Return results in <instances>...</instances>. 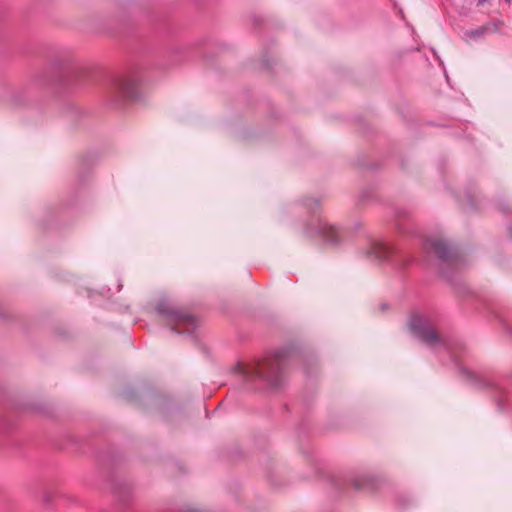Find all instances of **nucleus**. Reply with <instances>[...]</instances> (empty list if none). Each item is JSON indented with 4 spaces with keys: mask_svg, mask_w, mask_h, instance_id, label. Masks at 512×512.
Segmentation results:
<instances>
[{
    "mask_svg": "<svg viewBox=\"0 0 512 512\" xmlns=\"http://www.w3.org/2000/svg\"><path fill=\"white\" fill-rule=\"evenodd\" d=\"M286 352L275 351L271 356L258 363L238 364L237 370L247 382L262 380L271 386L278 385V374L282 368V359Z\"/></svg>",
    "mask_w": 512,
    "mask_h": 512,
    "instance_id": "obj_1",
    "label": "nucleus"
},
{
    "mask_svg": "<svg viewBox=\"0 0 512 512\" xmlns=\"http://www.w3.org/2000/svg\"><path fill=\"white\" fill-rule=\"evenodd\" d=\"M160 314L165 315L169 321L174 325L173 329L177 325L185 326V331H189L190 327H194L195 320L189 314L180 311L174 307L168 299L161 300L156 307Z\"/></svg>",
    "mask_w": 512,
    "mask_h": 512,
    "instance_id": "obj_2",
    "label": "nucleus"
},
{
    "mask_svg": "<svg viewBox=\"0 0 512 512\" xmlns=\"http://www.w3.org/2000/svg\"><path fill=\"white\" fill-rule=\"evenodd\" d=\"M411 332L421 341L428 345H433L439 341L438 335L431 328L427 319L420 315H414L409 321Z\"/></svg>",
    "mask_w": 512,
    "mask_h": 512,
    "instance_id": "obj_3",
    "label": "nucleus"
},
{
    "mask_svg": "<svg viewBox=\"0 0 512 512\" xmlns=\"http://www.w3.org/2000/svg\"><path fill=\"white\" fill-rule=\"evenodd\" d=\"M138 80L134 76H122L115 79L113 90L115 98H132L137 94Z\"/></svg>",
    "mask_w": 512,
    "mask_h": 512,
    "instance_id": "obj_4",
    "label": "nucleus"
},
{
    "mask_svg": "<svg viewBox=\"0 0 512 512\" xmlns=\"http://www.w3.org/2000/svg\"><path fill=\"white\" fill-rule=\"evenodd\" d=\"M425 249L433 252L440 259H447L449 255V247L440 239L429 240L425 243Z\"/></svg>",
    "mask_w": 512,
    "mask_h": 512,
    "instance_id": "obj_5",
    "label": "nucleus"
},
{
    "mask_svg": "<svg viewBox=\"0 0 512 512\" xmlns=\"http://www.w3.org/2000/svg\"><path fill=\"white\" fill-rule=\"evenodd\" d=\"M318 232L328 242H335L337 240L336 228L325 220H318Z\"/></svg>",
    "mask_w": 512,
    "mask_h": 512,
    "instance_id": "obj_6",
    "label": "nucleus"
},
{
    "mask_svg": "<svg viewBox=\"0 0 512 512\" xmlns=\"http://www.w3.org/2000/svg\"><path fill=\"white\" fill-rule=\"evenodd\" d=\"M368 254L374 256L376 259L383 260L388 257L389 248L383 241L375 240L372 242Z\"/></svg>",
    "mask_w": 512,
    "mask_h": 512,
    "instance_id": "obj_7",
    "label": "nucleus"
}]
</instances>
